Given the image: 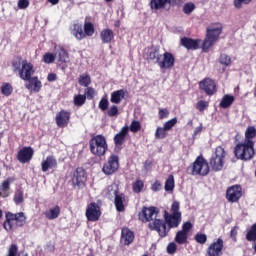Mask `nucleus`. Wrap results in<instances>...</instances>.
Returning a JSON list of instances; mask_svg holds the SVG:
<instances>
[{
  "label": "nucleus",
  "mask_w": 256,
  "mask_h": 256,
  "mask_svg": "<svg viewBox=\"0 0 256 256\" xmlns=\"http://www.w3.org/2000/svg\"><path fill=\"white\" fill-rule=\"evenodd\" d=\"M246 239L248 241H256V223L253 224L246 233Z\"/></svg>",
  "instance_id": "nucleus-40"
},
{
  "label": "nucleus",
  "mask_w": 256,
  "mask_h": 256,
  "mask_svg": "<svg viewBox=\"0 0 256 256\" xmlns=\"http://www.w3.org/2000/svg\"><path fill=\"white\" fill-rule=\"evenodd\" d=\"M47 81H49L50 83H53V81H57V74L55 73L48 74Z\"/></svg>",
  "instance_id": "nucleus-60"
},
{
  "label": "nucleus",
  "mask_w": 256,
  "mask_h": 256,
  "mask_svg": "<svg viewBox=\"0 0 256 256\" xmlns=\"http://www.w3.org/2000/svg\"><path fill=\"white\" fill-rule=\"evenodd\" d=\"M55 59L56 55L51 52H47L43 55V62L46 63V65H51V63H54Z\"/></svg>",
  "instance_id": "nucleus-41"
},
{
  "label": "nucleus",
  "mask_w": 256,
  "mask_h": 256,
  "mask_svg": "<svg viewBox=\"0 0 256 256\" xmlns=\"http://www.w3.org/2000/svg\"><path fill=\"white\" fill-rule=\"evenodd\" d=\"M135 241V232H133L131 229L124 227L121 230V243L123 245H131Z\"/></svg>",
  "instance_id": "nucleus-21"
},
{
  "label": "nucleus",
  "mask_w": 256,
  "mask_h": 256,
  "mask_svg": "<svg viewBox=\"0 0 256 256\" xmlns=\"http://www.w3.org/2000/svg\"><path fill=\"white\" fill-rule=\"evenodd\" d=\"M29 7V0H18V9H27Z\"/></svg>",
  "instance_id": "nucleus-57"
},
{
  "label": "nucleus",
  "mask_w": 256,
  "mask_h": 256,
  "mask_svg": "<svg viewBox=\"0 0 256 256\" xmlns=\"http://www.w3.org/2000/svg\"><path fill=\"white\" fill-rule=\"evenodd\" d=\"M158 67L163 71L165 69H173L175 67V56L170 52H165L160 60H158Z\"/></svg>",
  "instance_id": "nucleus-14"
},
{
  "label": "nucleus",
  "mask_w": 256,
  "mask_h": 256,
  "mask_svg": "<svg viewBox=\"0 0 256 256\" xmlns=\"http://www.w3.org/2000/svg\"><path fill=\"white\" fill-rule=\"evenodd\" d=\"M163 185L161 184V181L156 180L152 185L151 189L154 191V193H157L158 191H161Z\"/></svg>",
  "instance_id": "nucleus-54"
},
{
  "label": "nucleus",
  "mask_w": 256,
  "mask_h": 256,
  "mask_svg": "<svg viewBox=\"0 0 256 256\" xmlns=\"http://www.w3.org/2000/svg\"><path fill=\"white\" fill-rule=\"evenodd\" d=\"M225 156V148L222 146L216 147L215 152L209 160V165L212 168V171L217 172L223 170V166L225 165Z\"/></svg>",
  "instance_id": "nucleus-7"
},
{
  "label": "nucleus",
  "mask_w": 256,
  "mask_h": 256,
  "mask_svg": "<svg viewBox=\"0 0 256 256\" xmlns=\"http://www.w3.org/2000/svg\"><path fill=\"white\" fill-rule=\"evenodd\" d=\"M200 89L205 92L206 95H213L217 91V86L215 85V81L210 78H206L199 84Z\"/></svg>",
  "instance_id": "nucleus-17"
},
{
  "label": "nucleus",
  "mask_w": 256,
  "mask_h": 256,
  "mask_svg": "<svg viewBox=\"0 0 256 256\" xmlns=\"http://www.w3.org/2000/svg\"><path fill=\"white\" fill-rule=\"evenodd\" d=\"M177 253V244L175 242H170L167 246V254L175 255Z\"/></svg>",
  "instance_id": "nucleus-49"
},
{
  "label": "nucleus",
  "mask_w": 256,
  "mask_h": 256,
  "mask_svg": "<svg viewBox=\"0 0 256 256\" xmlns=\"http://www.w3.org/2000/svg\"><path fill=\"white\" fill-rule=\"evenodd\" d=\"M60 214L61 207H59V205H56L54 208H51L50 210L44 212V216L46 217V219H49V221L57 219V217H59Z\"/></svg>",
  "instance_id": "nucleus-30"
},
{
  "label": "nucleus",
  "mask_w": 256,
  "mask_h": 256,
  "mask_svg": "<svg viewBox=\"0 0 256 256\" xmlns=\"http://www.w3.org/2000/svg\"><path fill=\"white\" fill-rule=\"evenodd\" d=\"M101 206L95 202H91L86 207L85 216L87 218V221H90L92 223H95L101 219Z\"/></svg>",
  "instance_id": "nucleus-10"
},
{
  "label": "nucleus",
  "mask_w": 256,
  "mask_h": 256,
  "mask_svg": "<svg viewBox=\"0 0 256 256\" xmlns=\"http://www.w3.org/2000/svg\"><path fill=\"white\" fill-rule=\"evenodd\" d=\"M12 67L14 71H21V67H23V62L21 61L13 62Z\"/></svg>",
  "instance_id": "nucleus-59"
},
{
  "label": "nucleus",
  "mask_w": 256,
  "mask_h": 256,
  "mask_svg": "<svg viewBox=\"0 0 256 256\" xmlns=\"http://www.w3.org/2000/svg\"><path fill=\"white\" fill-rule=\"evenodd\" d=\"M84 35L85 37H93V35H95V25H93V23H84Z\"/></svg>",
  "instance_id": "nucleus-33"
},
{
  "label": "nucleus",
  "mask_w": 256,
  "mask_h": 256,
  "mask_svg": "<svg viewBox=\"0 0 256 256\" xmlns=\"http://www.w3.org/2000/svg\"><path fill=\"white\" fill-rule=\"evenodd\" d=\"M86 101H87V96H85L84 94H77L73 98V103L75 107H83Z\"/></svg>",
  "instance_id": "nucleus-35"
},
{
  "label": "nucleus",
  "mask_w": 256,
  "mask_h": 256,
  "mask_svg": "<svg viewBox=\"0 0 256 256\" xmlns=\"http://www.w3.org/2000/svg\"><path fill=\"white\" fill-rule=\"evenodd\" d=\"M10 178L2 182V191H9L11 187V181H9Z\"/></svg>",
  "instance_id": "nucleus-58"
},
{
  "label": "nucleus",
  "mask_w": 256,
  "mask_h": 256,
  "mask_svg": "<svg viewBox=\"0 0 256 256\" xmlns=\"http://www.w3.org/2000/svg\"><path fill=\"white\" fill-rule=\"evenodd\" d=\"M177 125V118H172L164 124V129H173Z\"/></svg>",
  "instance_id": "nucleus-53"
},
{
  "label": "nucleus",
  "mask_w": 256,
  "mask_h": 256,
  "mask_svg": "<svg viewBox=\"0 0 256 256\" xmlns=\"http://www.w3.org/2000/svg\"><path fill=\"white\" fill-rule=\"evenodd\" d=\"M108 117H117L119 115V108L116 105H112L107 111Z\"/></svg>",
  "instance_id": "nucleus-48"
},
{
  "label": "nucleus",
  "mask_w": 256,
  "mask_h": 256,
  "mask_svg": "<svg viewBox=\"0 0 256 256\" xmlns=\"http://www.w3.org/2000/svg\"><path fill=\"white\" fill-rule=\"evenodd\" d=\"M180 45H182V47H185V49L197 51V49H199L201 45V39H192L184 37L180 40Z\"/></svg>",
  "instance_id": "nucleus-18"
},
{
  "label": "nucleus",
  "mask_w": 256,
  "mask_h": 256,
  "mask_svg": "<svg viewBox=\"0 0 256 256\" xmlns=\"http://www.w3.org/2000/svg\"><path fill=\"white\" fill-rule=\"evenodd\" d=\"M158 117L159 119H167V117H169V110L167 108H160Z\"/></svg>",
  "instance_id": "nucleus-52"
},
{
  "label": "nucleus",
  "mask_w": 256,
  "mask_h": 256,
  "mask_svg": "<svg viewBox=\"0 0 256 256\" xmlns=\"http://www.w3.org/2000/svg\"><path fill=\"white\" fill-rule=\"evenodd\" d=\"M129 135V129H122L119 133L114 136V145L115 149L121 151L123 149V144L125 143V139Z\"/></svg>",
  "instance_id": "nucleus-19"
},
{
  "label": "nucleus",
  "mask_w": 256,
  "mask_h": 256,
  "mask_svg": "<svg viewBox=\"0 0 256 256\" xmlns=\"http://www.w3.org/2000/svg\"><path fill=\"white\" fill-rule=\"evenodd\" d=\"M164 189L167 192L173 191V189H175V177L172 174L169 175L166 179Z\"/></svg>",
  "instance_id": "nucleus-36"
},
{
  "label": "nucleus",
  "mask_w": 256,
  "mask_h": 256,
  "mask_svg": "<svg viewBox=\"0 0 256 256\" xmlns=\"http://www.w3.org/2000/svg\"><path fill=\"white\" fill-rule=\"evenodd\" d=\"M100 39L105 45L111 43L115 39V32L109 28H105L100 32Z\"/></svg>",
  "instance_id": "nucleus-26"
},
{
  "label": "nucleus",
  "mask_w": 256,
  "mask_h": 256,
  "mask_svg": "<svg viewBox=\"0 0 256 256\" xmlns=\"http://www.w3.org/2000/svg\"><path fill=\"white\" fill-rule=\"evenodd\" d=\"M223 249H225V242L223 241V238L219 237L208 246L206 255L221 256L223 255Z\"/></svg>",
  "instance_id": "nucleus-12"
},
{
  "label": "nucleus",
  "mask_w": 256,
  "mask_h": 256,
  "mask_svg": "<svg viewBox=\"0 0 256 256\" xmlns=\"http://www.w3.org/2000/svg\"><path fill=\"white\" fill-rule=\"evenodd\" d=\"M155 137L156 139H165V137H167V129H157Z\"/></svg>",
  "instance_id": "nucleus-51"
},
{
  "label": "nucleus",
  "mask_w": 256,
  "mask_h": 256,
  "mask_svg": "<svg viewBox=\"0 0 256 256\" xmlns=\"http://www.w3.org/2000/svg\"><path fill=\"white\" fill-rule=\"evenodd\" d=\"M193 11H195V4L189 2L184 5L183 12L186 15H190V13H193Z\"/></svg>",
  "instance_id": "nucleus-45"
},
{
  "label": "nucleus",
  "mask_w": 256,
  "mask_h": 256,
  "mask_svg": "<svg viewBox=\"0 0 256 256\" xmlns=\"http://www.w3.org/2000/svg\"><path fill=\"white\" fill-rule=\"evenodd\" d=\"M71 34L75 37V39H77V41H82V39H85V32L83 31V26L81 24H73Z\"/></svg>",
  "instance_id": "nucleus-28"
},
{
  "label": "nucleus",
  "mask_w": 256,
  "mask_h": 256,
  "mask_svg": "<svg viewBox=\"0 0 256 256\" xmlns=\"http://www.w3.org/2000/svg\"><path fill=\"white\" fill-rule=\"evenodd\" d=\"M90 151L93 155H97V157H103L105 153H107L108 145L105 136L97 135L94 136L90 141Z\"/></svg>",
  "instance_id": "nucleus-6"
},
{
  "label": "nucleus",
  "mask_w": 256,
  "mask_h": 256,
  "mask_svg": "<svg viewBox=\"0 0 256 256\" xmlns=\"http://www.w3.org/2000/svg\"><path fill=\"white\" fill-rule=\"evenodd\" d=\"M161 57H163V55L159 53V50H151L148 54V59H150V61H156L158 65Z\"/></svg>",
  "instance_id": "nucleus-38"
},
{
  "label": "nucleus",
  "mask_w": 256,
  "mask_h": 256,
  "mask_svg": "<svg viewBox=\"0 0 256 256\" xmlns=\"http://www.w3.org/2000/svg\"><path fill=\"white\" fill-rule=\"evenodd\" d=\"M79 85L82 87H88L91 85V76L88 74H82L79 77Z\"/></svg>",
  "instance_id": "nucleus-37"
},
{
  "label": "nucleus",
  "mask_w": 256,
  "mask_h": 256,
  "mask_svg": "<svg viewBox=\"0 0 256 256\" xmlns=\"http://www.w3.org/2000/svg\"><path fill=\"white\" fill-rule=\"evenodd\" d=\"M102 171L105 175H113L119 171V156L112 154L109 156L106 163L102 167Z\"/></svg>",
  "instance_id": "nucleus-11"
},
{
  "label": "nucleus",
  "mask_w": 256,
  "mask_h": 256,
  "mask_svg": "<svg viewBox=\"0 0 256 256\" xmlns=\"http://www.w3.org/2000/svg\"><path fill=\"white\" fill-rule=\"evenodd\" d=\"M69 119H71V114L67 111H60L57 115H56V123L58 125V127H67V125L69 124Z\"/></svg>",
  "instance_id": "nucleus-25"
},
{
  "label": "nucleus",
  "mask_w": 256,
  "mask_h": 256,
  "mask_svg": "<svg viewBox=\"0 0 256 256\" xmlns=\"http://www.w3.org/2000/svg\"><path fill=\"white\" fill-rule=\"evenodd\" d=\"M130 129H141V123L139 121H132Z\"/></svg>",
  "instance_id": "nucleus-61"
},
{
  "label": "nucleus",
  "mask_w": 256,
  "mask_h": 256,
  "mask_svg": "<svg viewBox=\"0 0 256 256\" xmlns=\"http://www.w3.org/2000/svg\"><path fill=\"white\" fill-rule=\"evenodd\" d=\"M239 229V226H234L230 231V238L232 241L237 242V231Z\"/></svg>",
  "instance_id": "nucleus-56"
},
{
  "label": "nucleus",
  "mask_w": 256,
  "mask_h": 256,
  "mask_svg": "<svg viewBox=\"0 0 256 256\" xmlns=\"http://www.w3.org/2000/svg\"><path fill=\"white\" fill-rule=\"evenodd\" d=\"M48 3H51V5H57L59 0H48Z\"/></svg>",
  "instance_id": "nucleus-63"
},
{
  "label": "nucleus",
  "mask_w": 256,
  "mask_h": 256,
  "mask_svg": "<svg viewBox=\"0 0 256 256\" xmlns=\"http://www.w3.org/2000/svg\"><path fill=\"white\" fill-rule=\"evenodd\" d=\"M25 223H27V217L25 216V213L6 212L3 229L9 233L14 229H17V227H23Z\"/></svg>",
  "instance_id": "nucleus-4"
},
{
  "label": "nucleus",
  "mask_w": 256,
  "mask_h": 256,
  "mask_svg": "<svg viewBox=\"0 0 256 256\" xmlns=\"http://www.w3.org/2000/svg\"><path fill=\"white\" fill-rule=\"evenodd\" d=\"M234 102H235V96L226 94L223 96L220 102V107L221 109H228V107L232 106Z\"/></svg>",
  "instance_id": "nucleus-31"
},
{
  "label": "nucleus",
  "mask_w": 256,
  "mask_h": 256,
  "mask_svg": "<svg viewBox=\"0 0 256 256\" xmlns=\"http://www.w3.org/2000/svg\"><path fill=\"white\" fill-rule=\"evenodd\" d=\"M207 107H209V102L205 100H200L196 104V109L200 112H203L204 110H206Z\"/></svg>",
  "instance_id": "nucleus-47"
},
{
  "label": "nucleus",
  "mask_w": 256,
  "mask_h": 256,
  "mask_svg": "<svg viewBox=\"0 0 256 256\" xmlns=\"http://www.w3.org/2000/svg\"><path fill=\"white\" fill-rule=\"evenodd\" d=\"M0 91L4 97H9L13 93V85L9 82H3L0 87Z\"/></svg>",
  "instance_id": "nucleus-32"
},
{
  "label": "nucleus",
  "mask_w": 256,
  "mask_h": 256,
  "mask_svg": "<svg viewBox=\"0 0 256 256\" xmlns=\"http://www.w3.org/2000/svg\"><path fill=\"white\" fill-rule=\"evenodd\" d=\"M98 107L101 111H107V109H109V100L103 97L100 100Z\"/></svg>",
  "instance_id": "nucleus-46"
},
{
  "label": "nucleus",
  "mask_w": 256,
  "mask_h": 256,
  "mask_svg": "<svg viewBox=\"0 0 256 256\" xmlns=\"http://www.w3.org/2000/svg\"><path fill=\"white\" fill-rule=\"evenodd\" d=\"M33 73H35V70L33 69V64L27 62V60H23L22 67L19 70L20 78L23 79V81H29Z\"/></svg>",
  "instance_id": "nucleus-15"
},
{
  "label": "nucleus",
  "mask_w": 256,
  "mask_h": 256,
  "mask_svg": "<svg viewBox=\"0 0 256 256\" xmlns=\"http://www.w3.org/2000/svg\"><path fill=\"white\" fill-rule=\"evenodd\" d=\"M243 197V188L241 185H233L226 190V199L229 203H237Z\"/></svg>",
  "instance_id": "nucleus-13"
},
{
  "label": "nucleus",
  "mask_w": 256,
  "mask_h": 256,
  "mask_svg": "<svg viewBox=\"0 0 256 256\" xmlns=\"http://www.w3.org/2000/svg\"><path fill=\"white\" fill-rule=\"evenodd\" d=\"M220 63L222 65H226V67H229L231 65V56L227 54H221L220 55Z\"/></svg>",
  "instance_id": "nucleus-44"
},
{
  "label": "nucleus",
  "mask_w": 256,
  "mask_h": 256,
  "mask_svg": "<svg viewBox=\"0 0 256 256\" xmlns=\"http://www.w3.org/2000/svg\"><path fill=\"white\" fill-rule=\"evenodd\" d=\"M152 167H153V161H151V160H146V161L144 162V169L149 170V169H151Z\"/></svg>",
  "instance_id": "nucleus-62"
},
{
  "label": "nucleus",
  "mask_w": 256,
  "mask_h": 256,
  "mask_svg": "<svg viewBox=\"0 0 256 256\" xmlns=\"http://www.w3.org/2000/svg\"><path fill=\"white\" fill-rule=\"evenodd\" d=\"M26 81H28V83H26L25 87L29 89L30 93H39L41 91L43 84L40 82L39 78L32 77Z\"/></svg>",
  "instance_id": "nucleus-23"
},
{
  "label": "nucleus",
  "mask_w": 256,
  "mask_h": 256,
  "mask_svg": "<svg viewBox=\"0 0 256 256\" xmlns=\"http://www.w3.org/2000/svg\"><path fill=\"white\" fill-rule=\"evenodd\" d=\"M34 153L33 148L24 147L18 152L17 160L19 163H29L33 159Z\"/></svg>",
  "instance_id": "nucleus-16"
},
{
  "label": "nucleus",
  "mask_w": 256,
  "mask_h": 256,
  "mask_svg": "<svg viewBox=\"0 0 256 256\" xmlns=\"http://www.w3.org/2000/svg\"><path fill=\"white\" fill-rule=\"evenodd\" d=\"M179 209H181V205L178 201H174L170 208L171 214H169V211L164 210L163 220L157 218L159 216V208L155 206H144L138 213V218L142 223H148V229L150 231H156L159 237L163 239L169 235L171 229H177L181 225L182 218Z\"/></svg>",
  "instance_id": "nucleus-1"
},
{
  "label": "nucleus",
  "mask_w": 256,
  "mask_h": 256,
  "mask_svg": "<svg viewBox=\"0 0 256 256\" xmlns=\"http://www.w3.org/2000/svg\"><path fill=\"white\" fill-rule=\"evenodd\" d=\"M71 183L76 189H83L87 183V172L85 169L78 167L74 170L71 178Z\"/></svg>",
  "instance_id": "nucleus-8"
},
{
  "label": "nucleus",
  "mask_w": 256,
  "mask_h": 256,
  "mask_svg": "<svg viewBox=\"0 0 256 256\" xmlns=\"http://www.w3.org/2000/svg\"><path fill=\"white\" fill-rule=\"evenodd\" d=\"M221 33H223V25L221 23L211 24L206 29V37L202 43V51L204 53H207L219 41Z\"/></svg>",
  "instance_id": "nucleus-3"
},
{
  "label": "nucleus",
  "mask_w": 256,
  "mask_h": 256,
  "mask_svg": "<svg viewBox=\"0 0 256 256\" xmlns=\"http://www.w3.org/2000/svg\"><path fill=\"white\" fill-rule=\"evenodd\" d=\"M243 3L245 5H249V3H251V0H234V7H236V9H241Z\"/></svg>",
  "instance_id": "nucleus-55"
},
{
  "label": "nucleus",
  "mask_w": 256,
  "mask_h": 256,
  "mask_svg": "<svg viewBox=\"0 0 256 256\" xmlns=\"http://www.w3.org/2000/svg\"><path fill=\"white\" fill-rule=\"evenodd\" d=\"M144 188H145V183L141 179H137L132 183L133 193H141Z\"/></svg>",
  "instance_id": "nucleus-34"
},
{
  "label": "nucleus",
  "mask_w": 256,
  "mask_h": 256,
  "mask_svg": "<svg viewBox=\"0 0 256 256\" xmlns=\"http://www.w3.org/2000/svg\"><path fill=\"white\" fill-rule=\"evenodd\" d=\"M57 167V158L53 155L47 156L46 159L41 162V170L43 173H47L49 169H57Z\"/></svg>",
  "instance_id": "nucleus-20"
},
{
  "label": "nucleus",
  "mask_w": 256,
  "mask_h": 256,
  "mask_svg": "<svg viewBox=\"0 0 256 256\" xmlns=\"http://www.w3.org/2000/svg\"><path fill=\"white\" fill-rule=\"evenodd\" d=\"M169 3H171V0H151L150 8L152 11H159L161 9H165Z\"/></svg>",
  "instance_id": "nucleus-29"
},
{
  "label": "nucleus",
  "mask_w": 256,
  "mask_h": 256,
  "mask_svg": "<svg viewBox=\"0 0 256 256\" xmlns=\"http://www.w3.org/2000/svg\"><path fill=\"white\" fill-rule=\"evenodd\" d=\"M130 131H132V133H137V131H139V129H130Z\"/></svg>",
  "instance_id": "nucleus-64"
},
{
  "label": "nucleus",
  "mask_w": 256,
  "mask_h": 256,
  "mask_svg": "<svg viewBox=\"0 0 256 256\" xmlns=\"http://www.w3.org/2000/svg\"><path fill=\"white\" fill-rule=\"evenodd\" d=\"M13 201L16 205H21L25 201L23 198V190L17 189L14 194Z\"/></svg>",
  "instance_id": "nucleus-39"
},
{
  "label": "nucleus",
  "mask_w": 256,
  "mask_h": 256,
  "mask_svg": "<svg viewBox=\"0 0 256 256\" xmlns=\"http://www.w3.org/2000/svg\"><path fill=\"white\" fill-rule=\"evenodd\" d=\"M17 253H19V247L17 244H11L8 248L7 256H17Z\"/></svg>",
  "instance_id": "nucleus-50"
},
{
  "label": "nucleus",
  "mask_w": 256,
  "mask_h": 256,
  "mask_svg": "<svg viewBox=\"0 0 256 256\" xmlns=\"http://www.w3.org/2000/svg\"><path fill=\"white\" fill-rule=\"evenodd\" d=\"M125 95H127V91L124 89L116 90L111 93L110 102L114 103V105H119L123 99H125Z\"/></svg>",
  "instance_id": "nucleus-27"
},
{
  "label": "nucleus",
  "mask_w": 256,
  "mask_h": 256,
  "mask_svg": "<svg viewBox=\"0 0 256 256\" xmlns=\"http://www.w3.org/2000/svg\"><path fill=\"white\" fill-rule=\"evenodd\" d=\"M188 175H199V177H207L211 168H209V162L203 157V155L198 156L195 161L187 167L186 169Z\"/></svg>",
  "instance_id": "nucleus-5"
},
{
  "label": "nucleus",
  "mask_w": 256,
  "mask_h": 256,
  "mask_svg": "<svg viewBox=\"0 0 256 256\" xmlns=\"http://www.w3.org/2000/svg\"><path fill=\"white\" fill-rule=\"evenodd\" d=\"M84 95H85L86 99H89V101H91V99H93L95 97V88L88 86L84 90Z\"/></svg>",
  "instance_id": "nucleus-43"
},
{
  "label": "nucleus",
  "mask_w": 256,
  "mask_h": 256,
  "mask_svg": "<svg viewBox=\"0 0 256 256\" xmlns=\"http://www.w3.org/2000/svg\"><path fill=\"white\" fill-rule=\"evenodd\" d=\"M194 239L196 243H199L200 245H205L207 243V234L197 233L194 236Z\"/></svg>",
  "instance_id": "nucleus-42"
},
{
  "label": "nucleus",
  "mask_w": 256,
  "mask_h": 256,
  "mask_svg": "<svg viewBox=\"0 0 256 256\" xmlns=\"http://www.w3.org/2000/svg\"><path fill=\"white\" fill-rule=\"evenodd\" d=\"M55 51L56 58L58 59V63H60V65H63V63H69V53H67V50H65L63 46H55Z\"/></svg>",
  "instance_id": "nucleus-24"
},
{
  "label": "nucleus",
  "mask_w": 256,
  "mask_h": 256,
  "mask_svg": "<svg viewBox=\"0 0 256 256\" xmlns=\"http://www.w3.org/2000/svg\"><path fill=\"white\" fill-rule=\"evenodd\" d=\"M114 205L118 213H123L125 211V194L120 193L118 190L114 191Z\"/></svg>",
  "instance_id": "nucleus-22"
},
{
  "label": "nucleus",
  "mask_w": 256,
  "mask_h": 256,
  "mask_svg": "<svg viewBox=\"0 0 256 256\" xmlns=\"http://www.w3.org/2000/svg\"><path fill=\"white\" fill-rule=\"evenodd\" d=\"M193 229V224L189 221L184 222L182 229L176 233L174 238L175 243L178 245H187L189 243V233Z\"/></svg>",
  "instance_id": "nucleus-9"
},
{
  "label": "nucleus",
  "mask_w": 256,
  "mask_h": 256,
  "mask_svg": "<svg viewBox=\"0 0 256 256\" xmlns=\"http://www.w3.org/2000/svg\"><path fill=\"white\" fill-rule=\"evenodd\" d=\"M256 129H247L244 143L237 144L234 148V155L241 161H251L255 155Z\"/></svg>",
  "instance_id": "nucleus-2"
}]
</instances>
